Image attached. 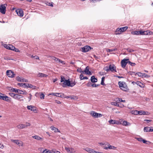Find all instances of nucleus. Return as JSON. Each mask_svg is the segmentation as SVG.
I'll return each mask as SVG.
<instances>
[{
	"instance_id": "obj_1",
	"label": "nucleus",
	"mask_w": 153,
	"mask_h": 153,
	"mask_svg": "<svg viewBox=\"0 0 153 153\" xmlns=\"http://www.w3.org/2000/svg\"><path fill=\"white\" fill-rule=\"evenodd\" d=\"M118 84L119 87L121 90L124 91H127L128 87L125 83L119 82Z\"/></svg>"
},
{
	"instance_id": "obj_2",
	"label": "nucleus",
	"mask_w": 153,
	"mask_h": 153,
	"mask_svg": "<svg viewBox=\"0 0 153 153\" xmlns=\"http://www.w3.org/2000/svg\"><path fill=\"white\" fill-rule=\"evenodd\" d=\"M6 6L7 4H2L0 6V12L3 14L5 13Z\"/></svg>"
},
{
	"instance_id": "obj_3",
	"label": "nucleus",
	"mask_w": 153,
	"mask_h": 153,
	"mask_svg": "<svg viewBox=\"0 0 153 153\" xmlns=\"http://www.w3.org/2000/svg\"><path fill=\"white\" fill-rule=\"evenodd\" d=\"M153 34V32L150 31L149 30L143 31L142 30H140L139 31L140 34L141 35H147L148 34Z\"/></svg>"
},
{
	"instance_id": "obj_4",
	"label": "nucleus",
	"mask_w": 153,
	"mask_h": 153,
	"mask_svg": "<svg viewBox=\"0 0 153 153\" xmlns=\"http://www.w3.org/2000/svg\"><path fill=\"white\" fill-rule=\"evenodd\" d=\"M6 73L9 77L13 78L15 76V74L14 72L11 70H7L6 71Z\"/></svg>"
},
{
	"instance_id": "obj_5",
	"label": "nucleus",
	"mask_w": 153,
	"mask_h": 153,
	"mask_svg": "<svg viewBox=\"0 0 153 153\" xmlns=\"http://www.w3.org/2000/svg\"><path fill=\"white\" fill-rule=\"evenodd\" d=\"M92 48L89 46H85L83 47L82 48V51L84 52H86L91 50Z\"/></svg>"
},
{
	"instance_id": "obj_6",
	"label": "nucleus",
	"mask_w": 153,
	"mask_h": 153,
	"mask_svg": "<svg viewBox=\"0 0 153 153\" xmlns=\"http://www.w3.org/2000/svg\"><path fill=\"white\" fill-rule=\"evenodd\" d=\"M128 59H124L121 61V65L122 68H124L126 67L127 64L128 63Z\"/></svg>"
},
{
	"instance_id": "obj_7",
	"label": "nucleus",
	"mask_w": 153,
	"mask_h": 153,
	"mask_svg": "<svg viewBox=\"0 0 153 153\" xmlns=\"http://www.w3.org/2000/svg\"><path fill=\"white\" fill-rule=\"evenodd\" d=\"M51 94L59 97L65 98V95L62 93H52Z\"/></svg>"
},
{
	"instance_id": "obj_8",
	"label": "nucleus",
	"mask_w": 153,
	"mask_h": 153,
	"mask_svg": "<svg viewBox=\"0 0 153 153\" xmlns=\"http://www.w3.org/2000/svg\"><path fill=\"white\" fill-rule=\"evenodd\" d=\"M5 94H2V95H1L0 97V99L5 101L7 102L10 101V100L9 97L8 96H5Z\"/></svg>"
},
{
	"instance_id": "obj_9",
	"label": "nucleus",
	"mask_w": 153,
	"mask_h": 153,
	"mask_svg": "<svg viewBox=\"0 0 153 153\" xmlns=\"http://www.w3.org/2000/svg\"><path fill=\"white\" fill-rule=\"evenodd\" d=\"M109 69L112 72H117L116 70V67L113 64L110 65L109 66Z\"/></svg>"
},
{
	"instance_id": "obj_10",
	"label": "nucleus",
	"mask_w": 153,
	"mask_h": 153,
	"mask_svg": "<svg viewBox=\"0 0 153 153\" xmlns=\"http://www.w3.org/2000/svg\"><path fill=\"white\" fill-rule=\"evenodd\" d=\"M108 122L110 124H117L119 125L121 123H120V121L116 120H113L112 119L108 121Z\"/></svg>"
},
{
	"instance_id": "obj_11",
	"label": "nucleus",
	"mask_w": 153,
	"mask_h": 153,
	"mask_svg": "<svg viewBox=\"0 0 153 153\" xmlns=\"http://www.w3.org/2000/svg\"><path fill=\"white\" fill-rule=\"evenodd\" d=\"M11 140L12 142H13V143H16L17 145L19 146H23V143L22 141H19L18 140H14L13 139Z\"/></svg>"
},
{
	"instance_id": "obj_12",
	"label": "nucleus",
	"mask_w": 153,
	"mask_h": 153,
	"mask_svg": "<svg viewBox=\"0 0 153 153\" xmlns=\"http://www.w3.org/2000/svg\"><path fill=\"white\" fill-rule=\"evenodd\" d=\"M69 85H70V81L68 79L65 80L62 85V87L65 88L66 86H69Z\"/></svg>"
},
{
	"instance_id": "obj_13",
	"label": "nucleus",
	"mask_w": 153,
	"mask_h": 153,
	"mask_svg": "<svg viewBox=\"0 0 153 153\" xmlns=\"http://www.w3.org/2000/svg\"><path fill=\"white\" fill-rule=\"evenodd\" d=\"M4 46L6 49L10 50H13V49H15V47L10 44L7 45L5 44Z\"/></svg>"
},
{
	"instance_id": "obj_14",
	"label": "nucleus",
	"mask_w": 153,
	"mask_h": 153,
	"mask_svg": "<svg viewBox=\"0 0 153 153\" xmlns=\"http://www.w3.org/2000/svg\"><path fill=\"white\" fill-rule=\"evenodd\" d=\"M144 131L145 132H153V128L149 127H145L144 128Z\"/></svg>"
},
{
	"instance_id": "obj_15",
	"label": "nucleus",
	"mask_w": 153,
	"mask_h": 153,
	"mask_svg": "<svg viewBox=\"0 0 153 153\" xmlns=\"http://www.w3.org/2000/svg\"><path fill=\"white\" fill-rule=\"evenodd\" d=\"M65 150L68 153H74L75 152L74 149L73 148H69L65 147Z\"/></svg>"
},
{
	"instance_id": "obj_16",
	"label": "nucleus",
	"mask_w": 153,
	"mask_h": 153,
	"mask_svg": "<svg viewBox=\"0 0 153 153\" xmlns=\"http://www.w3.org/2000/svg\"><path fill=\"white\" fill-rule=\"evenodd\" d=\"M18 15L20 17H22L23 16V11L21 9H18L16 11Z\"/></svg>"
},
{
	"instance_id": "obj_17",
	"label": "nucleus",
	"mask_w": 153,
	"mask_h": 153,
	"mask_svg": "<svg viewBox=\"0 0 153 153\" xmlns=\"http://www.w3.org/2000/svg\"><path fill=\"white\" fill-rule=\"evenodd\" d=\"M85 72V73L86 74H88L89 75H91V72L89 71V68L88 66H87L85 68L84 71V72Z\"/></svg>"
},
{
	"instance_id": "obj_18",
	"label": "nucleus",
	"mask_w": 153,
	"mask_h": 153,
	"mask_svg": "<svg viewBox=\"0 0 153 153\" xmlns=\"http://www.w3.org/2000/svg\"><path fill=\"white\" fill-rule=\"evenodd\" d=\"M27 108L28 110L31 111H34L36 110V108L33 105H28Z\"/></svg>"
},
{
	"instance_id": "obj_19",
	"label": "nucleus",
	"mask_w": 153,
	"mask_h": 153,
	"mask_svg": "<svg viewBox=\"0 0 153 153\" xmlns=\"http://www.w3.org/2000/svg\"><path fill=\"white\" fill-rule=\"evenodd\" d=\"M91 81L92 82L95 83L97 81V79L94 76H93L91 77Z\"/></svg>"
},
{
	"instance_id": "obj_20",
	"label": "nucleus",
	"mask_w": 153,
	"mask_h": 153,
	"mask_svg": "<svg viewBox=\"0 0 153 153\" xmlns=\"http://www.w3.org/2000/svg\"><path fill=\"white\" fill-rule=\"evenodd\" d=\"M136 83L137 85L139 86L140 87L143 88L145 87V85L139 81H137Z\"/></svg>"
},
{
	"instance_id": "obj_21",
	"label": "nucleus",
	"mask_w": 153,
	"mask_h": 153,
	"mask_svg": "<svg viewBox=\"0 0 153 153\" xmlns=\"http://www.w3.org/2000/svg\"><path fill=\"white\" fill-rule=\"evenodd\" d=\"M32 137L39 140H43V139L39 136L35 135L32 136Z\"/></svg>"
},
{
	"instance_id": "obj_22",
	"label": "nucleus",
	"mask_w": 153,
	"mask_h": 153,
	"mask_svg": "<svg viewBox=\"0 0 153 153\" xmlns=\"http://www.w3.org/2000/svg\"><path fill=\"white\" fill-rule=\"evenodd\" d=\"M90 114L91 115H92L93 117H95L97 118L98 117V113L95 112L94 111H92L90 113Z\"/></svg>"
},
{
	"instance_id": "obj_23",
	"label": "nucleus",
	"mask_w": 153,
	"mask_h": 153,
	"mask_svg": "<svg viewBox=\"0 0 153 153\" xmlns=\"http://www.w3.org/2000/svg\"><path fill=\"white\" fill-rule=\"evenodd\" d=\"M23 97V96L18 94H15L14 99L19 100L21 98Z\"/></svg>"
},
{
	"instance_id": "obj_24",
	"label": "nucleus",
	"mask_w": 153,
	"mask_h": 153,
	"mask_svg": "<svg viewBox=\"0 0 153 153\" xmlns=\"http://www.w3.org/2000/svg\"><path fill=\"white\" fill-rule=\"evenodd\" d=\"M86 151L88 152L89 153H93L94 150L88 148H86L84 149Z\"/></svg>"
},
{
	"instance_id": "obj_25",
	"label": "nucleus",
	"mask_w": 153,
	"mask_h": 153,
	"mask_svg": "<svg viewBox=\"0 0 153 153\" xmlns=\"http://www.w3.org/2000/svg\"><path fill=\"white\" fill-rule=\"evenodd\" d=\"M121 123L120 124H122L124 126H129L131 125V123H130L127 122L126 120L123 121V123Z\"/></svg>"
},
{
	"instance_id": "obj_26",
	"label": "nucleus",
	"mask_w": 153,
	"mask_h": 153,
	"mask_svg": "<svg viewBox=\"0 0 153 153\" xmlns=\"http://www.w3.org/2000/svg\"><path fill=\"white\" fill-rule=\"evenodd\" d=\"M37 76L38 77H46L48 76V75L42 73H39L37 75Z\"/></svg>"
},
{
	"instance_id": "obj_27",
	"label": "nucleus",
	"mask_w": 153,
	"mask_h": 153,
	"mask_svg": "<svg viewBox=\"0 0 153 153\" xmlns=\"http://www.w3.org/2000/svg\"><path fill=\"white\" fill-rule=\"evenodd\" d=\"M65 98H70L71 99L74 100H76L77 99L76 96H68L66 97L65 96Z\"/></svg>"
},
{
	"instance_id": "obj_28",
	"label": "nucleus",
	"mask_w": 153,
	"mask_h": 153,
	"mask_svg": "<svg viewBox=\"0 0 153 153\" xmlns=\"http://www.w3.org/2000/svg\"><path fill=\"white\" fill-rule=\"evenodd\" d=\"M17 127L19 128H24L26 127V126L25 125L22 124H20L17 126Z\"/></svg>"
},
{
	"instance_id": "obj_29",
	"label": "nucleus",
	"mask_w": 153,
	"mask_h": 153,
	"mask_svg": "<svg viewBox=\"0 0 153 153\" xmlns=\"http://www.w3.org/2000/svg\"><path fill=\"white\" fill-rule=\"evenodd\" d=\"M51 130L54 131V132H60V131H59L58 128H57L54 127L53 126H52L51 127Z\"/></svg>"
},
{
	"instance_id": "obj_30",
	"label": "nucleus",
	"mask_w": 153,
	"mask_h": 153,
	"mask_svg": "<svg viewBox=\"0 0 153 153\" xmlns=\"http://www.w3.org/2000/svg\"><path fill=\"white\" fill-rule=\"evenodd\" d=\"M121 28V31L120 32L121 33L122 32H124L126 31L127 29L128 28V27L127 26H125L123 27H120Z\"/></svg>"
},
{
	"instance_id": "obj_31",
	"label": "nucleus",
	"mask_w": 153,
	"mask_h": 153,
	"mask_svg": "<svg viewBox=\"0 0 153 153\" xmlns=\"http://www.w3.org/2000/svg\"><path fill=\"white\" fill-rule=\"evenodd\" d=\"M121 28H118L116 29V34L118 35L121 33Z\"/></svg>"
},
{
	"instance_id": "obj_32",
	"label": "nucleus",
	"mask_w": 153,
	"mask_h": 153,
	"mask_svg": "<svg viewBox=\"0 0 153 153\" xmlns=\"http://www.w3.org/2000/svg\"><path fill=\"white\" fill-rule=\"evenodd\" d=\"M107 146H108V149H115L116 147L112 146H111L109 144L107 145Z\"/></svg>"
},
{
	"instance_id": "obj_33",
	"label": "nucleus",
	"mask_w": 153,
	"mask_h": 153,
	"mask_svg": "<svg viewBox=\"0 0 153 153\" xmlns=\"http://www.w3.org/2000/svg\"><path fill=\"white\" fill-rule=\"evenodd\" d=\"M138 111L137 110L132 111H131V113L133 114L137 115L138 114Z\"/></svg>"
},
{
	"instance_id": "obj_34",
	"label": "nucleus",
	"mask_w": 153,
	"mask_h": 153,
	"mask_svg": "<svg viewBox=\"0 0 153 153\" xmlns=\"http://www.w3.org/2000/svg\"><path fill=\"white\" fill-rule=\"evenodd\" d=\"M142 142H143V143H145L146 144H149L151 143L150 142H149V141H147L144 139H143L142 140Z\"/></svg>"
},
{
	"instance_id": "obj_35",
	"label": "nucleus",
	"mask_w": 153,
	"mask_h": 153,
	"mask_svg": "<svg viewBox=\"0 0 153 153\" xmlns=\"http://www.w3.org/2000/svg\"><path fill=\"white\" fill-rule=\"evenodd\" d=\"M111 104L112 105H114L117 106H119V104L117 102H111Z\"/></svg>"
},
{
	"instance_id": "obj_36",
	"label": "nucleus",
	"mask_w": 153,
	"mask_h": 153,
	"mask_svg": "<svg viewBox=\"0 0 153 153\" xmlns=\"http://www.w3.org/2000/svg\"><path fill=\"white\" fill-rule=\"evenodd\" d=\"M43 153H52V151H50L49 150H47V149H45V150L43 151Z\"/></svg>"
},
{
	"instance_id": "obj_37",
	"label": "nucleus",
	"mask_w": 153,
	"mask_h": 153,
	"mask_svg": "<svg viewBox=\"0 0 153 153\" xmlns=\"http://www.w3.org/2000/svg\"><path fill=\"white\" fill-rule=\"evenodd\" d=\"M11 90L12 92H15L16 93H18V91H19V89H17L12 88L11 89Z\"/></svg>"
},
{
	"instance_id": "obj_38",
	"label": "nucleus",
	"mask_w": 153,
	"mask_h": 153,
	"mask_svg": "<svg viewBox=\"0 0 153 153\" xmlns=\"http://www.w3.org/2000/svg\"><path fill=\"white\" fill-rule=\"evenodd\" d=\"M132 33L134 35H139L140 34L139 31H137L133 32H132Z\"/></svg>"
},
{
	"instance_id": "obj_39",
	"label": "nucleus",
	"mask_w": 153,
	"mask_h": 153,
	"mask_svg": "<svg viewBox=\"0 0 153 153\" xmlns=\"http://www.w3.org/2000/svg\"><path fill=\"white\" fill-rule=\"evenodd\" d=\"M100 85V84H96L95 83H93L91 85L92 87H97Z\"/></svg>"
},
{
	"instance_id": "obj_40",
	"label": "nucleus",
	"mask_w": 153,
	"mask_h": 153,
	"mask_svg": "<svg viewBox=\"0 0 153 153\" xmlns=\"http://www.w3.org/2000/svg\"><path fill=\"white\" fill-rule=\"evenodd\" d=\"M117 102H125L126 101L125 100H123L121 98H117Z\"/></svg>"
},
{
	"instance_id": "obj_41",
	"label": "nucleus",
	"mask_w": 153,
	"mask_h": 153,
	"mask_svg": "<svg viewBox=\"0 0 153 153\" xmlns=\"http://www.w3.org/2000/svg\"><path fill=\"white\" fill-rule=\"evenodd\" d=\"M128 63L132 66H134L136 65L135 63L131 62L129 61H128Z\"/></svg>"
},
{
	"instance_id": "obj_42",
	"label": "nucleus",
	"mask_w": 153,
	"mask_h": 153,
	"mask_svg": "<svg viewBox=\"0 0 153 153\" xmlns=\"http://www.w3.org/2000/svg\"><path fill=\"white\" fill-rule=\"evenodd\" d=\"M150 77V75H148L146 74H143L142 77H144L146 78H149Z\"/></svg>"
},
{
	"instance_id": "obj_43",
	"label": "nucleus",
	"mask_w": 153,
	"mask_h": 153,
	"mask_svg": "<svg viewBox=\"0 0 153 153\" xmlns=\"http://www.w3.org/2000/svg\"><path fill=\"white\" fill-rule=\"evenodd\" d=\"M75 85V83L74 82H70V85H69L70 87H72L74 86Z\"/></svg>"
},
{
	"instance_id": "obj_44",
	"label": "nucleus",
	"mask_w": 153,
	"mask_h": 153,
	"mask_svg": "<svg viewBox=\"0 0 153 153\" xmlns=\"http://www.w3.org/2000/svg\"><path fill=\"white\" fill-rule=\"evenodd\" d=\"M108 144V143H107V144H105L104 145H103V146H102V147L104 148V149H108V146H107V145Z\"/></svg>"
},
{
	"instance_id": "obj_45",
	"label": "nucleus",
	"mask_w": 153,
	"mask_h": 153,
	"mask_svg": "<svg viewBox=\"0 0 153 153\" xmlns=\"http://www.w3.org/2000/svg\"><path fill=\"white\" fill-rule=\"evenodd\" d=\"M9 94L11 97H13V98L15 97V94L13 93H9Z\"/></svg>"
},
{
	"instance_id": "obj_46",
	"label": "nucleus",
	"mask_w": 153,
	"mask_h": 153,
	"mask_svg": "<svg viewBox=\"0 0 153 153\" xmlns=\"http://www.w3.org/2000/svg\"><path fill=\"white\" fill-rule=\"evenodd\" d=\"M29 86V84L28 83H24V85L23 87L26 88H28Z\"/></svg>"
},
{
	"instance_id": "obj_47",
	"label": "nucleus",
	"mask_w": 153,
	"mask_h": 153,
	"mask_svg": "<svg viewBox=\"0 0 153 153\" xmlns=\"http://www.w3.org/2000/svg\"><path fill=\"white\" fill-rule=\"evenodd\" d=\"M77 72L81 73H84V71H82V69L81 68H78L77 69Z\"/></svg>"
},
{
	"instance_id": "obj_48",
	"label": "nucleus",
	"mask_w": 153,
	"mask_h": 153,
	"mask_svg": "<svg viewBox=\"0 0 153 153\" xmlns=\"http://www.w3.org/2000/svg\"><path fill=\"white\" fill-rule=\"evenodd\" d=\"M40 97L41 99H44L45 97V95L43 93H41L40 95Z\"/></svg>"
},
{
	"instance_id": "obj_49",
	"label": "nucleus",
	"mask_w": 153,
	"mask_h": 153,
	"mask_svg": "<svg viewBox=\"0 0 153 153\" xmlns=\"http://www.w3.org/2000/svg\"><path fill=\"white\" fill-rule=\"evenodd\" d=\"M29 97L27 96V97H28V99H29L28 101L30 102L32 99V95L31 94H29Z\"/></svg>"
},
{
	"instance_id": "obj_50",
	"label": "nucleus",
	"mask_w": 153,
	"mask_h": 153,
	"mask_svg": "<svg viewBox=\"0 0 153 153\" xmlns=\"http://www.w3.org/2000/svg\"><path fill=\"white\" fill-rule=\"evenodd\" d=\"M104 70L107 71H109V67L108 66H106L104 68Z\"/></svg>"
},
{
	"instance_id": "obj_51",
	"label": "nucleus",
	"mask_w": 153,
	"mask_h": 153,
	"mask_svg": "<svg viewBox=\"0 0 153 153\" xmlns=\"http://www.w3.org/2000/svg\"><path fill=\"white\" fill-rule=\"evenodd\" d=\"M24 91H22V90H20V89H19V91H18V93L19 94H23V93Z\"/></svg>"
},
{
	"instance_id": "obj_52",
	"label": "nucleus",
	"mask_w": 153,
	"mask_h": 153,
	"mask_svg": "<svg viewBox=\"0 0 153 153\" xmlns=\"http://www.w3.org/2000/svg\"><path fill=\"white\" fill-rule=\"evenodd\" d=\"M143 73H142L140 72H137L136 73V74L138 75L139 76L142 77L143 76Z\"/></svg>"
},
{
	"instance_id": "obj_53",
	"label": "nucleus",
	"mask_w": 153,
	"mask_h": 153,
	"mask_svg": "<svg viewBox=\"0 0 153 153\" xmlns=\"http://www.w3.org/2000/svg\"><path fill=\"white\" fill-rule=\"evenodd\" d=\"M56 61L59 62L62 64H63L64 63V62L63 61L60 60L58 58H57V59L56 60Z\"/></svg>"
},
{
	"instance_id": "obj_54",
	"label": "nucleus",
	"mask_w": 153,
	"mask_h": 153,
	"mask_svg": "<svg viewBox=\"0 0 153 153\" xmlns=\"http://www.w3.org/2000/svg\"><path fill=\"white\" fill-rule=\"evenodd\" d=\"M4 59L5 60H14L13 59L10 58L9 57H5L4 58Z\"/></svg>"
},
{
	"instance_id": "obj_55",
	"label": "nucleus",
	"mask_w": 153,
	"mask_h": 153,
	"mask_svg": "<svg viewBox=\"0 0 153 153\" xmlns=\"http://www.w3.org/2000/svg\"><path fill=\"white\" fill-rule=\"evenodd\" d=\"M49 57H50L52 59L54 60L55 61H56V60L57 59V58L55 56H49Z\"/></svg>"
},
{
	"instance_id": "obj_56",
	"label": "nucleus",
	"mask_w": 153,
	"mask_h": 153,
	"mask_svg": "<svg viewBox=\"0 0 153 153\" xmlns=\"http://www.w3.org/2000/svg\"><path fill=\"white\" fill-rule=\"evenodd\" d=\"M20 82H27V80H26V79H24L21 78Z\"/></svg>"
},
{
	"instance_id": "obj_57",
	"label": "nucleus",
	"mask_w": 153,
	"mask_h": 153,
	"mask_svg": "<svg viewBox=\"0 0 153 153\" xmlns=\"http://www.w3.org/2000/svg\"><path fill=\"white\" fill-rule=\"evenodd\" d=\"M127 51L129 52H132L134 51V50L132 49L127 48Z\"/></svg>"
},
{
	"instance_id": "obj_58",
	"label": "nucleus",
	"mask_w": 153,
	"mask_h": 153,
	"mask_svg": "<svg viewBox=\"0 0 153 153\" xmlns=\"http://www.w3.org/2000/svg\"><path fill=\"white\" fill-rule=\"evenodd\" d=\"M15 49H13V51H16V52H20V50L18 49H17V48H16L15 47Z\"/></svg>"
},
{
	"instance_id": "obj_59",
	"label": "nucleus",
	"mask_w": 153,
	"mask_h": 153,
	"mask_svg": "<svg viewBox=\"0 0 153 153\" xmlns=\"http://www.w3.org/2000/svg\"><path fill=\"white\" fill-rule=\"evenodd\" d=\"M21 78L19 76H17L16 77V79L18 81H21Z\"/></svg>"
},
{
	"instance_id": "obj_60",
	"label": "nucleus",
	"mask_w": 153,
	"mask_h": 153,
	"mask_svg": "<svg viewBox=\"0 0 153 153\" xmlns=\"http://www.w3.org/2000/svg\"><path fill=\"white\" fill-rule=\"evenodd\" d=\"M65 78L63 76H62L61 77V82H64L65 81Z\"/></svg>"
},
{
	"instance_id": "obj_61",
	"label": "nucleus",
	"mask_w": 153,
	"mask_h": 153,
	"mask_svg": "<svg viewBox=\"0 0 153 153\" xmlns=\"http://www.w3.org/2000/svg\"><path fill=\"white\" fill-rule=\"evenodd\" d=\"M91 84H92L91 82H89L86 85L88 87H90L91 86Z\"/></svg>"
},
{
	"instance_id": "obj_62",
	"label": "nucleus",
	"mask_w": 153,
	"mask_h": 153,
	"mask_svg": "<svg viewBox=\"0 0 153 153\" xmlns=\"http://www.w3.org/2000/svg\"><path fill=\"white\" fill-rule=\"evenodd\" d=\"M137 140L140 141V142H142V140H143V138H136Z\"/></svg>"
},
{
	"instance_id": "obj_63",
	"label": "nucleus",
	"mask_w": 153,
	"mask_h": 153,
	"mask_svg": "<svg viewBox=\"0 0 153 153\" xmlns=\"http://www.w3.org/2000/svg\"><path fill=\"white\" fill-rule=\"evenodd\" d=\"M52 153H61L58 151H54L53 150H52Z\"/></svg>"
},
{
	"instance_id": "obj_64",
	"label": "nucleus",
	"mask_w": 153,
	"mask_h": 153,
	"mask_svg": "<svg viewBox=\"0 0 153 153\" xmlns=\"http://www.w3.org/2000/svg\"><path fill=\"white\" fill-rule=\"evenodd\" d=\"M83 77V74L82 73L80 75V79L81 80H82V79Z\"/></svg>"
}]
</instances>
